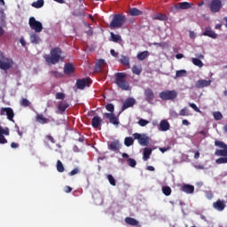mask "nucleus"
I'll use <instances>...</instances> for the list:
<instances>
[{
	"label": "nucleus",
	"instance_id": "338daca9",
	"mask_svg": "<svg viewBox=\"0 0 227 227\" xmlns=\"http://www.w3.org/2000/svg\"><path fill=\"white\" fill-rule=\"evenodd\" d=\"M20 43H21L22 47L26 46V41L23 39V37L20 39Z\"/></svg>",
	"mask_w": 227,
	"mask_h": 227
},
{
	"label": "nucleus",
	"instance_id": "f03ea898",
	"mask_svg": "<svg viewBox=\"0 0 227 227\" xmlns=\"http://www.w3.org/2000/svg\"><path fill=\"white\" fill-rule=\"evenodd\" d=\"M127 74L126 73H116L115 74V84L118 88H121L122 91H129L130 90V85L127 82Z\"/></svg>",
	"mask_w": 227,
	"mask_h": 227
},
{
	"label": "nucleus",
	"instance_id": "7ed1b4c3",
	"mask_svg": "<svg viewBox=\"0 0 227 227\" xmlns=\"http://www.w3.org/2000/svg\"><path fill=\"white\" fill-rule=\"evenodd\" d=\"M127 18L121 14H114V18L110 23V29H114L116 27H121L124 22H126Z\"/></svg>",
	"mask_w": 227,
	"mask_h": 227
},
{
	"label": "nucleus",
	"instance_id": "c85d7f7f",
	"mask_svg": "<svg viewBox=\"0 0 227 227\" xmlns=\"http://www.w3.org/2000/svg\"><path fill=\"white\" fill-rule=\"evenodd\" d=\"M108 146L109 150H112V152H117V150H120L121 148L120 141L115 140L114 142H111Z\"/></svg>",
	"mask_w": 227,
	"mask_h": 227
},
{
	"label": "nucleus",
	"instance_id": "1a4fd4ad",
	"mask_svg": "<svg viewBox=\"0 0 227 227\" xmlns=\"http://www.w3.org/2000/svg\"><path fill=\"white\" fill-rule=\"evenodd\" d=\"M0 116H7L9 121H15L13 120L15 118V113L12 107H2L0 109Z\"/></svg>",
	"mask_w": 227,
	"mask_h": 227
},
{
	"label": "nucleus",
	"instance_id": "09e8293b",
	"mask_svg": "<svg viewBox=\"0 0 227 227\" xmlns=\"http://www.w3.org/2000/svg\"><path fill=\"white\" fill-rule=\"evenodd\" d=\"M132 72L133 74H135L136 75H140L141 74V72H142V69L141 67H137V66H133L132 67Z\"/></svg>",
	"mask_w": 227,
	"mask_h": 227
},
{
	"label": "nucleus",
	"instance_id": "2f4dec72",
	"mask_svg": "<svg viewBox=\"0 0 227 227\" xmlns=\"http://www.w3.org/2000/svg\"><path fill=\"white\" fill-rule=\"evenodd\" d=\"M111 42H114V43H120L121 42V35H116L113 32H111Z\"/></svg>",
	"mask_w": 227,
	"mask_h": 227
},
{
	"label": "nucleus",
	"instance_id": "4d7b16f0",
	"mask_svg": "<svg viewBox=\"0 0 227 227\" xmlns=\"http://www.w3.org/2000/svg\"><path fill=\"white\" fill-rule=\"evenodd\" d=\"M148 123H150V121H148L147 120H145V119H140L138 121V125H140V127H146V125H148Z\"/></svg>",
	"mask_w": 227,
	"mask_h": 227
},
{
	"label": "nucleus",
	"instance_id": "5fc2aeb1",
	"mask_svg": "<svg viewBox=\"0 0 227 227\" xmlns=\"http://www.w3.org/2000/svg\"><path fill=\"white\" fill-rule=\"evenodd\" d=\"M204 192L207 200H214V192L212 191H205Z\"/></svg>",
	"mask_w": 227,
	"mask_h": 227
},
{
	"label": "nucleus",
	"instance_id": "9d476101",
	"mask_svg": "<svg viewBox=\"0 0 227 227\" xmlns=\"http://www.w3.org/2000/svg\"><path fill=\"white\" fill-rule=\"evenodd\" d=\"M190 8H192V4L189 2H181L172 6V12L176 13L178 10H189Z\"/></svg>",
	"mask_w": 227,
	"mask_h": 227
},
{
	"label": "nucleus",
	"instance_id": "393cba45",
	"mask_svg": "<svg viewBox=\"0 0 227 227\" xmlns=\"http://www.w3.org/2000/svg\"><path fill=\"white\" fill-rule=\"evenodd\" d=\"M181 191L186 194H194V185L192 184H184L181 187Z\"/></svg>",
	"mask_w": 227,
	"mask_h": 227
},
{
	"label": "nucleus",
	"instance_id": "72a5a7b5",
	"mask_svg": "<svg viewBox=\"0 0 227 227\" xmlns=\"http://www.w3.org/2000/svg\"><path fill=\"white\" fill-rule=\"evenodd\" d=\"M153 20H168V16L166 14H162V13H158L156 15L153 16Z\"/></svg>",
	"mask_w": 227,
	"mask_h": 227
},
{
	"label": "nucleus",
	"instance_id": "dca6fc26",
	"mask_svg": "<svg viewBox=\"0 0 227 227\" xmlns=\"http://www.w3.org/2000/svg\"><path fill=\"white\" fill-rule=\"evenodd\" d=\"M90 84H91V79L90 78H82L76 81V87L78 90H84V88L90 86Z\"/></svg>",
	"mask_w": 227,
	"mask_h": 227
},
{
	"label": "nucleus",
	"instance_id": "39448f33",
	"mask_svg": "<svg viewBox=\"0 0 227 227\" xmlns=\"http://www.w3.org/2000/svg\"><path fill=\"white\" fill-rule=\"evenodd\" d=\"M215 146H218V148H223V149H216L215 152V155L217 157H225L227 158V148L224 146H227V145L219 140L215 141Z\"/></svg>",
	"mask_w": 227,
	"mask_h": 227
},
{
	"label": "nucleus",
	"instance_id": "3c124183",
	"mask_svg": "<svg viewBox=\"0 0 227 227\" xmlns=\"http://www.w3.org/2000/svg\"><path fill=\"white\" fill-rule=\"evenodd\" d=\"M153 45H155L156 47H160L161 49H166V47H168V43L166 42L153 43Z\"/></svg>",
	"mask_w": 227,
	"mask_h": 227
},
{
	"label": "nucleus",
	"instance_id": "6e6552de",
	"mask_svg": "<svg viewBox=\"0 0 227 227\" xmlns=\"http://www.w3.org/2000/svg\"><path fill=\"white\" fill-rule=\"evenodd\" d=\"M133 137L134 139H137L141 146H148L150 145V137L145 134L134 133Z\"/></svg>",
	"mask_w": 227,
	"mask_h": 227
},
{
	"label": "nucleus",
	"instance_id": "bb28decb",
	"mask_svg": "<svg viewBox=\"0 0 227 227\" xmlns=\"http://www.w3.org/2000/svg\"><path fill=\"white\" fill-rule=\"evenodd\" d=\"M93 129H98L102 125V119L98 116H94L91 120Z\"/></svg>",
	"mask_w": 227,
	"mask_h": 227
},
{
	"label": "nucleus",
	"instance_id": "473e14b6",
	"mask_svg": "<svg viewBox=\"0 0 227 227\" xmlns=\"http://www.w3.org/2000/svg\"><path fill=\"white\" fill-rule=\"evenodd\" d=\"M129 13L131 17H139L143 12L137 8H130Z\"/></svg>",
	"mask_w": 227,
	"mask_h": 227
},
{
	"label": "nucleus",
	"instance_id": "20e7f679",
	"mask_svg": "<svg viewBox=\"0 0 227 227\" xmlns=\"http://www.w3.org/2000/svg\"><path fill=\"white\" fill-rule=\"evenodd\" d=\"M159 97L164 101L175 100L176 97H178V92H176V90H167L160 92Z\"/></svg>",
	"mask_w": 227,
	"mask_h": 227
},
{
	"label": "nucleus",
	"instance_id": "4468645a",
	"mask_svg": "<svg viewBox=\"0 0 227 227\" xmlns=\"http://www.w3.org/2000/svg\"><path fill=\"white\" fill-rule=\"evenodd\" d=\"M68 107H70V104H68V102L65 100L59 102L56 111L57 114H64Z\"/></svg>",
	"mask_w": 227,
	"mask_h": 227
},
{
	"label": "nucleus",
	"instance_id": "7c9ffc66",
	"mask_svg": "<svg viewBox=\"0 0 227 227\" xmlns=\"http://www.w3.org/2000/svg\"><path fill=\"white\" fill-rule=\"evenodd\" d=\"M152 155V148L145 147L143 153V160H148Z\"/></svg>",
	"mask_w": 227,
	"mask_h": 227
},
{
	"label": "nucleus",
	"instance_id": "052dcab7",
	"mask_svg": "<svg viewBox=\"0 0 227 227\" xmlns=\"http://www.w3.org/2000/svg\"><path fill=\"white\" fill-rule=\"evenodd\" d=\"M46 139L48 141H51V143H52V144L56 143V141L54 140V137H52V136H51V135L46 136Z\"/></svg>",
	"mask_w": 227,
	"mask_h": 227
},
{
	"label": "nucleus",
	"instance_id": "b1692460",
	"mask_svg": "<svg viewBox=\"0 0 227 227\" xmlns=\"http://www.w3.org/2000/svg\"><path fill=\"white\" fill-rule=\"evenodd\" d=\"M35 121L41 125H45V123H49V121H51V119L45 118L42 114H37L35 116Z\"/></svg>",
	"mask_w": 227,
	"mask_h": 227
},
{
	"label": "nucleus",
	"instance_id": "69168bd1",
	"mask_svg": "<svg viewBox=\"0 0 227 227\" xmlns=\"http://www.w3.org/2000/svg\"><path fill=\"white\" fill-rule=\"evenodd\" d=\"M182 124L185 125L186 127H188V125H191V122H189V121L184 119V120L182 121Z\"/></svg>",
	"mask_w": 227,
	"mask_h": 227
},
{
	"label": "nucleus",
	"instance_id": "a18cd8bd",
	"mask_svg": "<svg viewBox=\"0 0 227 227\" xmlns=\"http://www.w3.org/2000/svg\"><path fill=\"white\" fill-rule=\"evenodd\" d=\"M213 116L216 121H219V120H223V114H221V112H214Z\"/></svg>",
	"mask_w": 227,
	"mask_h": 227
},
{
	"label": "nucleus",
	"instance_id": "e433bc0d",
	"mask_svg": "<svg viewBox=\"0 0 227 227\" xmlns=\"http://www.w3.org/2000/svg\"><path fill=\"white\" fill-rule=\"evenodd\" d=\"M45 2L43 0H37L36 2L32 3L33 8H42Z\"/></svg>",
	"mask_w": 227,
	"mask_h": 227
},
{
	"label": "nucleus",
	"instance_id": "5701e85b",
	"mask_svg": "<svg viewBox=\"0 0 227 227\" xmlns=\"http://www.w3.org/2000/svg\"><path fill=\"white\" fill-rule=\"evenodd\" d=\"M169 129H171V125H169L167 120L160 121L159 129L161 130V132H168Z\"/></svg>",
	"mask_w": 227,
	"mask_h": 227
},
{
	"label": "nucleus",
	"instance_id": "412c9836",
	"mask_svg": "<svg viewBox=\"0 0 227 227\" xmlns=\"http://www.w3.org/2000/svg\"><path fill=\"white\" fill-rule=\"evenodd\" d=\"M203 36H208L209 38H213V40H215L217 38V34L210 27H207L203 32Z\"/></svg>",
	"mask_w": 227,
	"mask_h": 227
},
{
	"label": "nucleus",
	"instance_id": "13d9d810",
	"mask_svg": "<svg viewBox=\"0 0 227 227\" xmlns=\"http://www.w3.org/2000/svg\"><path fill=\"white\" fill-rule=\"evenodd\" d=\"M78 173H81V170L79 168H75L71 172H69V176H74V175H78Z\"/></svg>",
	"mask_w": 227,
	"mask_h": 227
},
{
	"label": "nucleus",
	"instance_id": "603ef678",
	"mask_svg": "<svg viewBox=\"0 0 227 227\" xmlns=\"http://www.w3.org/2000/svg\"><path fill=\"white\" fill-rule=\"evenodd\" d=\"M216 164H227V158L222 157L215 160Z\"/></svg>",
	"mask_w": 227,
	"mask_h": 227
},
{
	"label": "nucleus",
	"instance_id": "864d4df0",
	"mask_svg": "<svg viewBox=\"0 0 227 227\" xmlns=\"http://www.w3.org/2000/svg\"><path fill=\"white\" fill-rule=\"evenodd\" d=\"M65 97H66V95H65V93H63V92H58V93H56V95H55V98H56L57 100H65Z\"/></svg>",
	"mask_w": 227,
	"mask_h": 227
},
{
	"label": "nucleus",
	"instance_id": "0e129e2a",
	"mask_svg": "<svg viewBox=\"0 0 227 227\" xmlns=\"http://www.w3.org/2000/svg\"><path fill=\"white\" fill-rule=\"evenodd\" d=\"M64 191H65V192L68 193V192H70L71 191H73V189H72V187H70V186H66V187L64 188Z\"/></svg>",
	"mask_w": 227,
	"mask_h": 227
},
{
	"label": "nucleus",
	"instance_id": "ddd939ff",
	"mask_svg": "<svg viewBox=\"0 0 227 227\" xmlns=\"http://www.w3.org/2000/svg\"><path fill=\"white\" fill-rule=\"evenodd\" d=\"M103 118L109 120L110 123H112V125H115V127L120 125V121L114 114L105 113L103 114Z\"/></svg>",
	"mask_w": 227,
	"mask_h": 227
},
{
	"label": "nucleus",
	"instance_id": "8fccbe9b",
	"mask_svg": "<svg viewBox=\"0 0 227 227\" xmlns=\"http://www.w3.org/2000/svg\"><path fill=\"white\" fill-rule=\"evenodd\" d=\"M20 106H22L23 107H29V106H31V102H29V100H27V98H22L20 100Z\"/></svg>",
	"mask_w": 227,
	"mask_h": 227
},
{
	"label": "nucleus",
	"instance_id": "49530a36",
	"mask_svg": "<svg viewBox=\"0 0 227 227\" xmlns=\"http://www.w3.org/2000/svg\"><path fill=\"white\" fill-rule=\"evenodd\" d=\"M107 179H108L110 185H113L114 187L116 186V179H114L113 175H108Z\"/></svg>",
	"mask_w": 227,
	"mask_h": 227
},
{
	"label": "nucleus",
	"instance_id": "2eb2a0df",
	"mask_svg": "<svg viewBox=\"0 0 227 227\" xmlns=\"http://www.w3.org/2000/svg\"><path fill=\"white\" fill-rule=\"evenodd\" d=\"M4 136H10V129L8 128L4 129L3 126L0 125V145H6V143H8Z\"/></svg>",
	"mask_w": 227,
	"mask_h": 227
},
{
	"label": "nucleus",
	"instance_id": "ea45409f",
	"mask_svg": "<svg viewBox=\"0 0 227 227\" xmlns=\"http://www.w3.org/2000/svg\"><path fill=\"white\" fill-rule=\"evenodd\" d=\"M187 75V71L185 69L177 70L176 72V77H185Z\"/></svg>",
	"mask_w": 227,
	"mask_h": 227
},
{
	"label": "nucleus",
	"instance_id": "423d86ee",
	"mask_svg": "<svg viewBox=\"0 0 227 227\" xmlns=\"http://www.w3.org/2000/svg\"><path fill=\"white\" fill-rule=\"evenodd\" d=\"M28 24L30 29H33L34 31H35V33H42V31L43 30V25H42V22L36 20L35 17L29 18Z\"/></svg>",
	"mask_w": 227,
	"mask_h": 227
},
{
	"label": "nucleus",
	"instance_id": "de8ad7c7",
	"mask_svg": "<svg viewBox=\"0 0 227 227\" xmlns=\"http://www.w3.org/2000/svg\"><path fill=\"white\" fill-rule=\"evenodd\" d=\"M50 75H53L56 79H61L63 77V74L58 71H51Z\"/></svg>",
	"mask_w": 227,
	"mask_h": 227
},
{
	"label": "nucleus",
	"instance_id": "cd10ccee",
	"mask_svg": "<svg viewBox=\"0 0 227 227\" xmlns=\"http://www.w3.org/2000/svg\"><path fill=\"white\" fill-rule=\"evenodd\" d=\"M30 42H31V43H35V45H38V43H40V42H42V39L40 38V35H38V34L32 33L30 35Z\"/></svg>",
	"mask_w": 227,
	"mask_h": 227
},
{
	"label": "nucleus",
	"instance_id": "4c0bfd02",
	"mask_svg": "<svg viewBox=\"0 0 227 227\" xmlns=\"http://www.w3.org/2000/svg\"><path fill=\"white\" fill-rule=\"evenodd\" d=\"M124 145L125 146H132V145H134V138H132V137H127L124 139Z\"/></svg>",
	"mask_w": 227,
	"mask_h": 227
},
{
	"label": "nucleus",
	"instance_id": "f3484780",
	"mask_svg": "<svg viewBox=\"0 0 227 227\" xmlns=\"http://www.w3.org/2000/svg\"><path fill=\"white\" fill-rule=\"evenodd\" d=\"M213 208H215V210H217L218 212H223V210L226 208V202L219 199L213 203Z\"/></svg>",
	"mask_w": 227,
	"mask_h": 227
},
{
	"label": "nucleus",
	"instance_id": "4be33fe9",
	"mask_svg": "<svg viewBox=\"0 0 227 227\" xmlns=\"http://www.w3.org/2000/svg\"><path fill=\"white\" fill-rule=\"evenodd\" d=\"M74 72H75V67L74 64L67 63L64 67V74H66V75H71Z\"/></svg>",
	"mask_w": 227,
	"mask_h": 227
},
{
	"label": "nucleus",
	"instance_id": "a19ab883",
	"mask_svg": "<svg viewBox=\"0 0 227 227\" xmlns=\"http://www.w3.org/2000/svg\"><path fill=\"white\" fill-rule=\"evenodd\" d=\"M57 171H59V173H63V171H65L63 162H61L59 160L57 161Z\"/></svg>",
	"mask_w": 227,
	"mask_h": 227
},
{
	"label": "nucleus",
	"instance_id": "bf43d9fd",
	"mask_svg": "<svg viewBox=\"0 0 227 227\" xmlns=\"http://www.w3.org/2000/svg\"><path fill=\"white\" fill-rule=\"evenodd\" d=\"M171 147L168 146V147H160V152H161V153H166V152H168V150H170Z\"/></svg>",
	"mask_w": 227,
	"mask_h": 227
},
{
	"label": "nucleus",
	"instance_id": "f8f14e48",
	"mask_svg": "<svg viewBox=\"0 0 227 227\" xmlns=\"http://www.w3.org/2000/svg\"><path fill=\"white\" fill-rule=\"evenodd\" d=\"M145 99L148 102V104H153V100H155V93L151 88H147L144 90Z\"/></svg>",
	"mask_w": 227,
	"mask_h": 227
},
{
	"label": "nucleus",
	"instance_id": "f257e3e1",
	"mask_svg": "<svg viewBox=\"0 0 227 227\" xmlns=\"http://www.w3.org/2000/svg\"><path fill=\"white\" fill-rule=\"evenodd\" d=\"M61 54H63L61 48L55 47L51 49L50 55L44 56V59L48 65H57V63L61 61Z\"/></svg>",
	"mask_w": 227,
	"mask_h": 227
},
{
	"label": "nucleus",
	"instance_id": "c03bdc74",
	"mask_svg": "<svg viewBox=\"0 0 227 227\" xmlns=\"http://www.w3.org/2000/svg\"><path fill=\"white\" fill-rule=\"evenodd\" d=\"M179 116H190L189 108L184 107L180 110Z\"/></svg>",
	"mask_w": 227,
	"mask_h": 227
},
{
	"label": "nucleus",
	"instance_id": "79ce46f5",
	"mask_svg": "<svg viewBox=\"0 0 227 227\" xmlns=\"http://www.w3.org/2000/svg\"><path fill=\"white\" fill-rule=\"evenodd\" d=\"M106 111L109 112L108 114H114V105H113L111 103L107 104L106 106Z\"/></svg>",
	"mask_w": 227,
	"mask_h": 227
},
{
	"label": "nucleus",
	"instance_id": "0eeeda50",
	"mask_svg": "<svg viewBox=\"0 0 227 227\" xmlns=\"http://www.w3.org/2000/svg\"><path fill=\"white\" fill-rule=\"evenodd\" d=\"M14 65L13 59L4 58L3 60L0 59V70H4V72H8L10 68H13Z\"/></svg>",
	"mask_w": 227,
	"mask_h": 227
},
{
	"label": "nucleus",
	"instance_id": "a211bd4d",
	"mask_svg": "<svg viewBox=\"0 0 227 227\" xmlns=\"http://www.w3.org/2000/svg\"><path fill=\"white\" fill-rule=\"evenodd\" d=\"M212 84V80H198L195 82V88L201 90L203 88H208Z\"/></svg>",
	"mask_w": 227,
	"mask_h": 227
},
{
	"label": "nucleus",
	"instance_id": "6ab92c4d",
	"mask_svg": "<svg viewBox=\"0 0 227 227\" xmlns=\"http://www.w3.org/2000/svg\"><path fill=\"white\" fill-rule=\"evenodd\" d=\"M135 105L136 99L134 98H128L121 106V111H125V109H129V107H133Z\"/></svg>",
	"mask_w": 227,
	"mask_h": 227
},
{
	"label": "nucleus",
	"instance_id": "37998d69",
	"mask_svg": "<svg viewBox=\"0 0 227 227\" xmlns=\"http://www.w3.org/2000/svg\"><path fill=\"white\" fill-rule=\"evenodd\" d=\"M127 162H128V166H129L130 168H136V166H137V161H136L132 158H129L127 160Z\"/></svg>",
	"mask_w": 227,
	"mask_h": 227
},
{
	"label": "nucleus",
	"instance_id": "680f3d73",
	"mask_svg": "<svg viewBox=\"0 0 227 227\" xmlns=\"http://www.w3.org/2000/svg\"><path fill=\"white\" fill-rule=\"evenodd\" d=\"M110 54L114 56V58H118V52H116L114 50H111Z\"/></svg>",
	"mask_w": 227,
	"mask_h": 227
},
{
	"label": "nucleus",
	"instance_id": "9b49d317",
	"mask_svg": "<svg viewBox=\"0 0 227 227\" xmlns=\"http://www.w3.org/2000/svg\"><path fill=\"white\" fill-rule=\"evenodd\" d=\"M209 8L212 13H218V12H221V8H223V2L221 0H212Z\"/></svg>",
	"mask_w": 227,
	"mask_h": 227
},
{
	"label": "nucleus",
	"instance_id": "c9c22d12",
	"mask_svg": "<svg viewBox=\"0 0 227 227\" xmlns=\"http://www.w3.org/2000/svg\"><path fill=\"white\" fill-rule=\"evenodd\" d=\"M192 61L193 65H195V67H199V68L203 67V61H201V59H200L199 58H192Z\"/></svg>",
	"mask_w": 227,
	"mask_h": 227
},
{
	"label": "nucleus",
	"instance_id": "6e6d98bb",
	"mask_svg": "<svg viewBox=\"0 0 227 227\" xmlns=\"http://www.w3.org/2000/svg\"><path fill=\"white\" fill-rule=\"evenodd\" d=\"M189 106L192 107V109H193L195 113H201V110H200V108L198 107V106H196V104L189 103Z\"/></svg>",
	"mask_w": 227,
	"mask_h": 227
},
{
	"label": "nucleus",
	"instance_id": "58836bf2",
	"mask_svg": "<svg viewBox=\"0 0 227 227\" xmlns=\"http://www.w3.org/2000/svg\"><path fill=\"white\" fill-rule=\"evenodd\" d=\"M161 191L165 196H171V187L169 186H163Z\"/></svg>",
	"mask_w": 227,
	"mask_h": 227
},
{
	"label": "nucleus",
	"instance_id": "e2e57ef3",
	"mask_svg": "<svg viewBox=\"0 0 227 227\" xmlns=\"http://www.w3.org/2000/svg\"><path fill=\"white\" fill-rule=\"evenodd\" d=\"M90 29L86 32L89 36H91L93 35V29L89 25Z\"/></svg>",
	"mask_w": 227,
	"mask_h": 227
},
{
	"label": "nucleus",
	"instance_id": "aec40b11",
	"mask_svg": "<svg viewBox=\"0 0 227 227\" xmlns=\"http://www.w3.org/2000/svg\"><path fill=\"white\" fill-rule=\"evenodd\" d=\"M106 67H107V63L106 62V60L104 59H100L96 63L95 72L97 73L102 72V70H104V68H106Z\"/></svg>",
	"mask_w": 227,
	"mask_h": 227
},
{
	"label": "nucleus",
	"instance_id": "774afa93",
	"mask_svg": "<svg viewBox=\"0 0 227 227\" xmlns=\"http://www.w3.org/2000/svg\"><path fill=\"white\" fill-rule=\"evenodd\" d=\"M11 147H12V148H19V144L12 142V143L11 144Z\"/></svg>",
	"mask_w": 227,
	"mask_h": 227
},
{
	"label": "nucleus",
	"instance_id": "a878e982",
	"mask_svg": "<svg viewBox=\"0 0 227 227\" xmlns=\"http://www.w3.org/2000/svg\"><path fill=\"white\" fill-rule=\"evenodd\" d=\"M125 223H126V224H129V226L141 227V224H139V221H137L136 218L126 217Z\"/></svg>",
	"mask_w": 227,
	"mask_h": 227
},
{
	"label": "nucleus",
	"instance_id": "f704fd0d",
	"mask_svg": "<svg viewBox=\"0 0 227 227\" xmlns=\"http://www.w3.org/2000/svg\"><path fill=\"white\" fill-rule=\"evenodd\" d=\"M148 51H145L142 52H139L137 56V59H139L140 61H143L145 59H146V58H148Z\"/></svg>",
	"mask_w": 227,
	"mask_h": 227
},
{
	"label": "nucleus",
	"instance_id": "c756f323",
	"mask_svg": "<svg viewBox=\"0 0 227 227\" xmlns=\"http://www.w3.org/2000/svg\"><path fill=\"white\" fill-rule=\"evenodd\" d=\"M121 63L123 65V67H130V59L125 55H122L121 57Z\"/></svg>",
	"mask_w": 227,
	"mask_h": 227
}]
</instances>
